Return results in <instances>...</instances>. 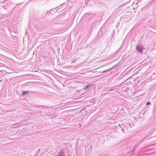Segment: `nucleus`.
<instances>
[{"instance_id":"1","label":"nucleus","mask_w":156,"mask_h":156,"mask_svg":"<svg viewBox=\"0 0 156 156\" xmlns=\"http://www.w3.org/2000/svg\"><path fill=\"white\" fill-rule=\"evenodd\" d=\"M137 50L139 51L141 53H142V51L144 49V48L142 46L138 45L136 47Z\"/></svg>"},{"instance_id":"2","label":"nucleus","mask_w":156,"mask_h":156,"mask_svg":"<svg viewBox=\"0 0 156 156\" xmlns=\"http://www.w3.org/2000/svg\"><path fill=\"white\" fill-rule=\"evenodd\" d=\"M56 156H65V155L63 152L61 151L58 153Z\"/></svg>"},{"instance_id":"3","label":"nucleus","mask_w":156,"mask_h":156,"mask_svg":"<svg viewBox=\"0 0 156 156\" xmlns=\"http://www.w3.org/2000/svg\"><path fill=\"white\" fill-rule=\"evenodd\" d=\"M91 86H92V85H88L87 86H85L84 89L85 90H87V88H89V87H91Z\"/></svg>"},{"instance_id":"4","label":"nucleus","mask_w":156,"mask_h":156,"mask_svg":"<svg viewBox=\"0 0 156 156\" xmlns=\"http://www.w3.org/2000/svg\"><path fill=\"white\" fill-rule=\"evenodd\" d=\"M28 91H24L22 92V94L23 95H24L26 94H28Z\"/></svg>"},{"instance_id":"5","label":"nucleus","mask_w":156,"mask_h":156,"mask_svg":"<svg viewBox=\"0 0 156 156\" xmlns=\"http://www.w3.org/2000/svg\"><path fill=\"white\" fill-rule=\"evenodd\" d=\"M150 104V102H148L146 104V105H148Z\"/></svg>"}]
</instances>
